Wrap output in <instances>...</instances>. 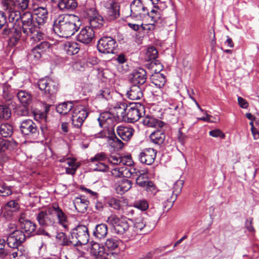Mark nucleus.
I'll use <instances>...</instances> for the list:
<instances>
[{
    "label": "nucleus",
    "instance_id": "1",
    "mask_svg": "<svg viewBox=\"0 0 259 259\" xmlns=\"http://www.w3.org/2000/svg\"><path fill=\"white\" fill-rule=\"evenodd\" d=\"M36 26L33 14L30 12H24L22 13L19 24L12 26L7 25L1 31L0 37L4 39L8 38L9 46L14 47L18 44L22 32L24 34L28 33Z\"/></svg>",
    "mask_w": 259,
    "mask_h": 259
},
{
    "label": "nucleus",
    "instance_id": "2",
    "mask_svg": "<svg viewBox=\"0 0 259 259\" xmlns=\"http://www.w3.org/2000/svg\"><path fill=\"white\" fill-rule=\"evenodd\" d=\"M127 104L125 103H117L109 111L100 113L98 118L99 125L102 128H112L117 122H130Z\"/></svg>",
    "mask_w": 259,
    "mask_h": 259
},
{
    "label": "nucleus",
    "instance_id": "3",
    "mask_svg": "<svg viewBox=\"0 0 259 259\" xmlns=\"http://www.w3.org/2000/svg\"><path fill=\"white\" fill-rule=\"evenodd\" d=\"M81 22L75 15H59L54 20L53 30L61 37H68L73 35L80 28Z\"/></svg>",
    "mask_w": 259,
    "mask_h": 259
},
{
    "label": "nucleus",
    "instance_id": "4",
    "mask_svg": "<svg viewBox=\"0 0 259 259\" xmlns=\"http://www.w3.org/2000/svg\"><path fill=\"white\" fill-rule=\"evenodd\" d=\"M19 129L23 136L37 141L45 138L48 131L46 125L38 127L35 123L29 119L23 120L20 122Z\"/></svg>",
    "mask_w": 259,
    "mask_h": 259
},
{
    "label": "nucleus",
    "instance_id": "5",
    "mask_svg": "<svg viewBox=\"0 0 259 259\" xmlns=\"http://www.w3.org/2000/svg\"><path fill=\"white\" fill-rule=\"evenodd\" d=\"M37 85L39 89L43 92L44 98H48L52 103H54V98L60 88L58 80L46 77L39 79Z\"/></svg>",
    "mask_w": 259,
    "mask_h": 259
},
{
    "label": "nucleus",
    "instance_id": "6",
    "mask_svg": "<svg viewBox=\"0 0 259 259\" xmlns=\"http://www.w3.org/2000/svg\"><path fill=\"white\" fill-rule=\"evenodd\" d=\"M70 236L74 242V246L85 245L89 241L88 228L85 225H78L71 230Z\"/></svg>",
    "mask_w": 259,
    "mask_h": 259
},
{
    "label": "nucleus",
    "instance_id": "7",
    "mask_svg": "<svg viewBox=\"0 0 259 259\" xmlns=\"http://www.w3.org/2000/svg\"><path fill=\"white\" fill-rule=\"evenodd\" d=\"M89 114V112L85 106L81 105L75 106L71 116V123L73 126L80 129Z\"/></svg>",
    "mask_w": 259,
    "mask_h": 259
},
{
    "label": "nucleus",
    "instance_id": "8",
    "mask_svg": "<svg viewBox=\"0 0 259 259\" xmlns=\"http://www.w3.org/2000/svg\"><path fill=\"white\" fill-rule=\"evenodd\" d=\"M155 23L143 24L142 18L140 21H136V23L131 22V28L136 32V42L140 44L142 42V38L145 32L148 33L152 32L155 28Z\"/></svg>",
    "mask_w": 259,
    "mask_h": 259
},
{
    "label": "nucleus",
    "instance_id": "9",
    "mask_svg": "<svg viewBox=\"0 0 259 259\" xmlns=\"http://www.w3.org/2000/svg\"><path fill=\"white\" fill-rule=\"evenodd\" d=\"M117 47L116 41L110 36H103L98 41L97 49L101 53L113 54Z\"/></svg>",
    "mask_w": 259,
    "mask_h": 259
},
{
    "label": "nucleus",
    "instance_id": "10",
    "mask_svg": "<svg viewBox=\"0 0 259 259\" xmlns=\"http://www.w3.org/2000/svg\"><path fill=\"white\" fill-rule=\"evenodd\" d=\"M87 18L89 22L90 27L96 30L100 29L105 23L103 17L100 15L95 8L89 9L86 11Z\"/></svg>",
    "mask_w": 259,
    "mask_h": 259
},
{
    "label": "nucleus",
    "instance_id": "11",
    "mask_svg": "<svg viewBox=\"0 0 259 259\" xmlns=\"http://www.w3.org/2000/svg\"><path fill=\"white\" fill-rule=\"evenodd\" d=\"M101 5L104 8L110 21L114 20L119 16V6L115 0H103Z\"/></svg>",
    "mask_w": 259,
    "mask_h": 259
},
{
    "label": "nucleus",
    "instance_id": "12",
    "mask_svg": "<svg viewBox=\"0 0 259 259\" xmlns=\"http://www.w3.org/2000/svg\"><path fill=\"white\" fill-rule=\"evenodd\" d=\"M24 233L21 230H16L10 233L7 238L8 246L12 248L22 246V244L26 240Z\"/></svg>",
    "mask_w": 259,
    "mask_h": 259
},
{
    "label": "nucleus",
    "instance_id": "13",
    "mask_svg": "<svg viewBox=\"0 0 259 259\" xmlns=\"http://www.w3.org/2000/svg\"><path fill=\"white\" fill-rule=\"evenodd\" d=\"M107 222L114 228L115 233L123 234L129 228L127 222L125 220H120L116 215H111L108 218Z\"/></svg>",
    "mask_w": 259,
    "mask_h": 259
},
{
    "label": "nucleus",
    "instance_id": "14",
    "mask_svg": "<svg viewBox=\"0 0 259 259\" xmlns=\"http://www.w3.org/2000/svg\"><path fill=\"white\" fill-rule=\"evenodd\" d=\"M2 4L9 21V23L7 25L12 26L19 24L22 16L21 12L3 2H2Z\"/></svg>",
    "mask_w": 259,
    "mask_h": 259
},
{
    "label": "nucleus",
    "instance_id": "15",
    "mask_svg": "<svg viewBox=\"0 0 259 259\" xmlns=\"http://www.w3.org/2000/svg\"><path fill=\"white\" fill-rule=\"evenodd\" d=\"M36 219L38 224L42 227L52 226L55 223V219L51 208L48 212L46 210L39 211L36 214Z\"/></svg>",
    "mask_w": 259,
    "mask_h": 259
},
{
    "label": "nucleus",
    "instance_id": "16",
    "mask_svg": "<svg viewBox=\"0 0 259 259\" xmlns=\"http://www.w3.org/2000/svg\"><path fill=\"white\" fill-rule=\"evenodd\" d=\"M51 209L53 214L56 217L58 223L62 226L65 231H68V220L66 214L57 203L52 204Z\"/></svg>",
    "mask_w": 259,
    "mask_h": 259
},
{
    "label": "nucleus",
    "instance_id": "17",
    "mask_svg": "<svg viewBox=\"0 0 259 259\" xmlns=\"http://www.w3.org/2000/svg\"><path fill=\"white\" fill-rule=\"evenodd\" d=\"M95 31L89 26H85L81 28L76 36V40L85 45L90 44L95 37Z\"/></svg>",
    "mask_w": 259,
    "mask_h": 259
},
{
    "label": "nucleus",
    "instance_id": "18",
    "mask_svg": "<svg viewBox=\"0 0 259 259\" xmlns=\"http://www.w3.org/2000/svg\"><path fill=\"white\" fill-rule=\"evenodd\" d=\"M146 9L141 0H134L131 3V19L136 22L140 21L142 18L141 12H145Z\"/></svg>",
    "mask_w": 259,
    "mask_h": 259
},
{
    "label": "nucleus",
    "instance_id": "19",
    "mask_svg": "<svg viewBox=\"0 0 259 259\" xmlns=\"http://www.w3.org/2000/svg\"><path fill=\"white\" fill-rule=\"evenodd\" d=\"M147 79V72L142 68L134 69L131 73V85L143 84Z\"/></svg>",
    "mask_w": 259,
    "mask_h": 259
},
{
    "label": "nucleus",
    "instance_id": "20",
    "mask_svg": "<svg viewBox=\"0 0 259 259\" xmlns=\"http://www.w3.org/2000/svg\"><path fill=\"white\" fill-rule=\"evenodd\" d=\"M34 15L36 16L35 20L37 25H44L48 19V10L47 6L41 7L34 6L33 8Z\"/></svg>",
    "mask_w": 259,
    "mask_h": 259
},
{
    "label": "nucleus",
    "instance_id": "21",
    "mask_svg": "<svg viewBox=\"0 0 259 259\" xmlns=\"http://www.w3.org/2000/svg\"><path fill=\"white\" fill-rule=\"evenodd\" d=\"M156 153V151L154 149H144L139 154V160L143 163H145L147 165H151L155 160Z\"/></svg>",
    "mask_w": 259,
    "mask_h": 259
},
{
    "label": "nucleus",
    "instance_id": "22",
    "mask_svg": "<svg viewBox=\"0 0 259 259\" xmlns=\"http://www.w3.org/2000/svg\"><path fill=\"white\" fill-rule=\"evenodd\" d=\"M144 110V106L140 102H131V123L138 121Z\"/></svg>",
    "mask_w": 259,
    "mask_h": 259
},
{
    "label": "nucleus",
    "instance_id": "23",
    "mask_svg": "<svg viewBox=\"0 0 259 259\" xmlns=\"http://www.w3.org/2000/svg\"><path fill=\"white\" fill-rule=\"evenodd\" d=\"M183 185L184 181L179 180L174 183L172 191L168 190L166 192V195H172L169 198H165L168 202L172 204L176 201L178 195L181 192Z\"/></svg>",
    "mask_w": 259,
    "mask_h": 259
},
{
    "label": "nucleus",
    "instance_id": "24",
    "mask_svg": "<svg viewBox=\"0 0 259 259\" xmlns=\"http://www.w3.org/2000/svg\"><path fill=\"white\" fill-rule=\"evenodd\" d=\"M2 2L22 12L28 9L30 3L29 0H3Z\"/></svg>",
    "mask_w": 259,
    "mask_h": 259
},
{
    "label": "nucleus",
    "instance_id": "25",
    "mask_svg": "<svg viewBox=\"0 0 259 259\" xmlns=\"http://www.w3.org/2000/svg\"><path fill=\"white\" fill-rule=\"evenodd\" d=\"M73 204L77 211L83 213L87 210L89 201L84 196H80L75 198Z\"/></svg>",
    "mask_w": 259,
    "mask_h": 259
},
{
    "label": "nucleus",
    "instance_id": "26",
    "mask_svg": "<svg viewBox=\"0 0 259 259\" xmlns=\"http://www.w3.org/2000/svg\"><path fill=\"white\" fill-rule=\"evenodd\" d=\"M21 229L26 238H29L36 234V225L29 220H26L23 222Z\"/></svg>",
    "mask_w": 259,
    "mask_h": 259
},
{
    "label": "nucleus",
    "instance_id": "27",
    "mask_svg": "<svg viewBox=\"0 0 259 259\" xmlns=\"http://www.w3.org/2000/svg\"><path fill=\"white\" fill-rule=\"evenodd\" d=\"M16 96L22 105H30L32 101V95L31 93L26 90H19Z\"/></svg>",
    "mask_w": 259,
    "mask_h": 259
},
{
    "label": "nucleus",
    "instance_id": "28",
    "mask_svg": "<svg viewBox=\"0 0 259 259\" xmlns=\"http://www.w3.org/2000/svg\"><path fill=\"white\" fill-rule=\"evenodd\" d=\"M150 79L151 83L159 89L163 88L166 82L165 76L158 72L152 74Z\"/></svg>",
    "mask_w": 259,
    "mask_h": 259
},
{
    "label": "nucleus",
    "instance_id": "29",
    "mask_svg": "<svg viewBox=\"0 0 259 259\" xmlns=\"http://www.w3.org/2000/svg\"><path fill=\"white\" fill-rule=\"evenodd\" d=\"M77 6L78 3L76 0H61L58 4L59 9L63 11H73Z\"/></svg>",
    "mask_w": 259,
    "mask_h": 259
},
{
    "label": "nucleus",
    "instance_id": "30",
    "mask_svg": "<svg viewBox=\"0 0 259 259\" xmlns=\"http://www.w3.org/2000/svg\"><path fill=\"white\" fill-rule=\"evenodd\" d=\"M143 123L148 127L160 128L162 127L165 124L162 121L151 116H146L144 117L143 120Z\"/></svg>",
    "mask_w": 259,
    "mask_h": 259
},
{
    "label": "nucleus",
    "instance_id": "31",
    "mask_svg": "<svg viewBox=\"0 0 259 259\" xmlns=\"http://www.w3.org/2000/svg\"><path fill=\"white\" fill-rule=\"evenodd\" d=\"M133 225V235H137L144 228L145 225L143 222V219L140 214L137 217H133L131 219Z\"/></svg>",
    "mask_w": 259,
    "mask_h": 259
},
{
    "label": "nucleus",
    "instance_id": "32",
    "mask_svg": "<svg viewBox=\"0 0 259 259\" xmlns=\"http://www.w3.org/2000/svg\"><path fill=\"white\" fill-rule=\"evenodd\" d=\"M64 49L69 56L76 54L80 50V45L75 41H67L64 44Z\"/></svg>",
    "mask_w": 259,
    "mask_h": 259
},
{
    "label": "nucleus",
    "instance_id": "33",
    "mask_svg": "<svg viewBox=\"0 0 259 259\" xmlns=\"http://www.w3.org/2000/svg\"><path fill=\"white\" fill-rule=\"evenodd\" d=\"M108 233V227L105 224L97 225L93 231L94 236L97 239H102L106 237Z\"/></svg>",
    "mask_w": 259,
    "mask_h": 259
},
{
    "label": "nucleus",
    "instance_id": "34",
    "mask_svg": "<svg viewBox=\"0 0 259 259\" xmlns=\"http://www.w3.org/2000/svg\"><path fill=\"white\" fill-rule=\"evenodd\" d=\"M10 255L14 259H27V251L23 246L12 248Z\"/></svg>",
    "mask_w": 259,
    "mask_h": 259
},
{
    "label": "nucleus",
    "instance_id": "35",
    "mask_svg": "<svg viewBox=\"0 0 259 259\" xmlns=\"http://www.w3.org/2000/svg\"><path fill=\"white\" fill-rule=\"evenodd\" d=\"M108 143L112 150L118 151L123 147V143L118 139L115 134L111 135L108 138Z\"/></svg>",
    "mask_w": 259,
    "mask_h": 259
},
{
    "label": "nucleus",
    "instance_id": "36",
    "mask_svg": "<svg viewBox=\"0 0 259 259\" xmlns=\"http://www.w3.org/2000/svg\"><path fill=\"white\" fill-rule=\"evenodd\" d=\"M165 138L164 132L161 130L153 132L150 136L151 141L154 144L160 145L162 144Z\"/></svg>",
    "mask_w": 259,
    "mask_h": 259
},
{
    "label": "nucleus",
    "instance_id": "37",
    "mask_svg": "<svg viewBox=\"0 0 259 259\" xmlns=\"http://www.w3.org/2000/svg\"><path fill=\"white\" fill-rule=\"evenodd\" d=\"M39 25L36 26L28 32V33H25V35L27 36H30V39L33 42H38L41 39H42L44 33H42L40 30Z\"/></svg>",
    "mask_w": 259,
    "mask_h": 259
},
{
    "label": "nucleus",
    "instance_id": "38",
    "mask_svg": "<svg viewBox=\"0 0 259 259\" xmlns=\"http://www.w3.org/2000/svg\"><path fill=\"white\" fill-rule=\"evenodd\" d=\"M17 145V143L15 141L0 139V152L12 151L16 148Z\"/></svg>",
    "mask_w": 259,
    "mask_h": 259
},
{
    "label": "nucleus",
    "instance_id": "39",
    "mask_svg": "<svg viewBox=\"0 0 259 259\" xmlns=\"http://www.w3.org/2000/svg\"><path fill=\"white\" fill-rule=\"evenodd\" d=\"M74 106L71 101L65 102L59 104L56 106V110L58 113L62 115H65L71 110H73Z\"/></svg>",
    "mask_w": 259,
    "mask_h": 259
},
{
    "label": "nucleus",
    "instance_id": "40",
    "mask_svg": "<svg viewBox=\"0 0 259 259\" xmlns=\"http://www.w3.org/2000/svg\"><path fill=\"white\" fill-rule=\"evenodd\" d=\"M56 238L57 240L60 242V244L63 246H74V242L71 238V236H70L68 238L64 232L57 233Z\"/></svg>",
    "mask_w": 259,
    "mask_h": 259
},
{
    "label": "nucleus",
    "instance_id": "41",
    "mask_svg": "<svg viewBox=\"0 0 259 259\" xmlns=\"http://www.w3.org/2000/svg\"><path fill=\"white\" fill-rule=\"evenodd\" d=\"M130 190V180L123 178L118 182L115 190L118 194H123Z\"/></svg>",
    "mask_w": 259,
    "mask_h": 259
},
{
    "label": "nucleus",
    "instance_id": "42",
    "mask_svg": "<svg viewBox=\"0 0 259 259\" xmlns=\"http://www.w3.org/2000/svg\"><path fill=\"white\" fill-rule=\"evenodd\" d=\"M14 133V128L12 124L5 123L0 125V134L5 138H9Z\"/></svg>",
    "mask_w": 259,
    "mask_h": 259
},
{
    "label": "nucleus",
    "instance_id": "43",
    "mask_svg": "<svg viewBox=\"0 0 259 259\" xmlns=\"http://www.w3.org/2000/svg\"><path fill=\"white\" fill-rule=\"evenodd\" d=\"M32 114L34 120L41 123L40 125H46L47 126V116L45 113L42 112V111L35 109L32 111Z\"/></svg>",
    "mask_w": 259,
    "mask_h": 259
},
{
    "label": "nucleus",
    "instance_id": "44",
    "mask_svg": "<svg viewBox=\"0 0 259 259\" xmlns=\"http://www.w3.org/2000/svg\"><path fill=\"white\" fill-rule=\"evenodd\" d=\"M143 97V93L139 85H131V100H140Z\"/></svg>",
    "mask_w": 259,
    "mask_h": 259
},
{
    "label": "nucleus",
    "instance_id": "45",
    "mask_svg": "<svg viewBox=\"0 0 259 259\" xmlns=\"http://www.w3.org/2000/svg\"><path fill=\"white\" fill-rule=\"evenodd\" d=\"M18 199L9 201L5 205V209L11 212H16L19 210L20 205Z\"/></svg>",
    "mask_w": 259,
    "mask_h": 259
},
{
    "label": "nucleus",
    "instance_id": "46",
    "mask_svg": "<svg viewBox=\"0 0 259 259\" xmlns=\"http://www.w3.org/2000/svg\"><path fill=\"white\" fill-rule=\"evenodd\" d=\"M134 179H135L136 184L142 188H145L148 184V183L150 182L148 180L147 174L143 171H142V173L141 175L136 177Z\"/></svg>",
    "mask_w": 259,
    "mask_h": 259
},
{
    "label": "nucleus",
    "instance_id": "47",
    "mask_svg": "<svg viewBox=\"0 0 259 259\" xmlns=\"http://www.w3.org/2000/svg\"><path fill=\"white\" fill-rule=\"evenodd\" d=\"M3 97L6 100H10L14 97L11 86L8 83H5L3 86Z\"/></svg>",
    "mask_w": 259,
    "mask_h": 259
},
{
    "label": "nucleus",
    "instance_id": "48",
    "mask_svg": "<svg viewBox=\"0 0 259 259\" xmlns=\"http://www.w3.org/2000/svg\"><path fill=\"white\" fill-rule=\"evenodd\" d=\"M158 57V51L154 47H151L148 48L146 53L145 57L148 61L156 60Z\"/></svg>",
    "mask_w": 259,
    "mask_h": 259
},
{
    "label": "nucleus",
    "instance_id": "49",
    "mask_svg": "<svg viewBox=\"0 0 259 259\" xmlns=\"http://www.w3.org/2000/svg\"><path fill=\"white\" fill-rule=\"evenodd\" d=\"M0 116L2 119L8 120L11 116V110L7 105H0Z\"/></svg>",
    "mask_w": 259,
    "mask_h": 259
},
{
    "label": "nucleus",
    "instance_id": "50",
    "mask_svg": "<svg viewBox=\"0 0 259 259\" xmlns=\"http://www.w3.org/2000/svg\"><path fill=\"white\" fill-rule=\"evenodd\" d=\"M133 206L142 211L146 210L149 207L147 201L145 199L136 200L133 203Z\"/></svg>",
    "mask_w": 259,
    "mask_h": 259
},
{
    "label": "nucleus",
    "instance_id": "51",
    "mask_svg": "<svg viewBox=\"0 0 259 259\" xmlns=\"http://www.w3.org/2000/svg\"><path fill=\"white\" fill-rule=\"evenodd\" d=\"M90 165L94 171L105 172L108 169V166L102 162H91Z\"/></svg>",
    "mask_w": 259,
    "mask_h": 259
},
{
    "label": "nucleus",
    "instance_id": "52",
    "mask_svg": "<svg viewBox=\"0 0 259 259\" xmlns=\"http://www.w3.org/2000/svg\"><path fill=\"white\" fill-rule=\"evenodd\" d=\"M28 105H22L16 108V113L18 116L23 117L29 115Z\"/></svg>",
    "mask_w": 259,
    "mask_h": 259
},
{
    "label": "nucleus",
    "instance_id": "53",
    "mask_svg": "<svg viewBox=\"0 0 259 259\" xmlns=\"http://www.w3.org/2000/svg\"><path fill=\"white\" fill-rule=\"evenodd\" d=\"M105 245L108 250L112 251L117 248L119 245V241L116 238H111L106 240Z\"/></svg>",
    "mask_w": 259,
    "mask_h": 259
},
{
    "label": "nucleus",
    "instance_id": "54",
    "mask_svg": "<svg viewBox=\"0 0 259 259\" xmlns=\"http://www.w3.org/2000/svg\"><path fill=\"white\" fill-rule=\"evenodd\" d=\"M145 188L146 191L147 192L148 194L152 196L155 195L157 192L159 191L157 187L152 181L149 182Z\"/></svg>",
    "mask_w": 259,
    "mask_h": 259
},
{
    "label": "nucleus",
    "instance_id": "55",
    "mask_svg": "<svg viewBox=\"0 0 259 259\" xmlns=\"http://www.w3.org/2000/svg\"><path fill=\"white\" fill-rule=\"evenodd\" d=\"M148 15L151 18V21L154 23H157L161 22V15L160 12L155 10H152L149 13H148Z\"/></svg>",
    "mask_w": 259,
    "mask_h": 259
},
{
    "label": "nucleus",
    "instance_id": "56",
    "mask_svg": "<svg viewBox=\"0 0 259 259\" xmlns=\"http://www.w3.org/2000/svg\"><path fill=\"white\" fill-rule=\"evenodd\" d=\"M149 66L154 73H159L163 69L162 65L157 60L152 61L149 64Z\"/></svg>",
    "mask_w": 259,
    "mask_h": 259
},
{
    "label": "nucleus",
    "instance_id": "57",
    "mask_svg": "<svg viewBox=\"0 0 259 259\" xmlns=\"http://www.w3.org/2000/svg\"><path fill=\"white\" fill-rule=\"evenodd\" d=\"M117 132L119 136L123 140L128 141L130 140V132L127 128H118Z\"/></svg>",
    "mask_w": 259,
    "mask_h": 259
},
{
    "label": "nucleus",
    "instance_id": "58",
    "mask_svg": "<svg viewBox=\"0 0 259 259\" xmlns=\"http://www.w3.org/2000/svg\"><path fill=\"white\" fill-rule=\"evenodd\" d=\"M12 193V187L6 185L5 184L0 186V195L6 197Z\"/></svg>",
    "mask_w": 259,
    "mask_h": 259
},
{
    "label": "nucleus",
    "instance_id": "59",
    "mask_svg": "<svg viewBox=\"0 0 259 259\" xmlns=\"http://www.w3.org/2000/svg\"><path fill=\"white\" fill-rule=\"evenodd\" d=\"M51 46V44L47 41H43L36 46V48H37L38 51H40L42 54L49 51Z\"/></svg>",
    "mask_w": 259,
    "mask_h": 259
},
{
    "label": "nucleus",
    "instance_id": "60",
    "mask_svg": "<svg viewBox=\"0 0 259 259\" xmlns=\"http://www.w3.org/2000/svg\"><path fill=\"white\" fill-rule=\"evenodd\" d=\"M107 158V155L103 152L97 153L93 157L91 158V162H101Z\"/></svg>",
    "mask_w": 259,
    "mask_h": 259
},
{
    "label": "nucleus",
    "instance_id": "61",
    "mask_svg": "<svg viewBox=\"0 0 259 259\" xmlns=\"http://www.w3.org/2000/svg\"><path fill=\"white\" fill-rule=\"evenodd\" d=\"M171 106H174V110L176 111H177L178 114L180 115V116H183L186 115V112L184 108L182 103L171 104Z\"/></svg>",
    "mask_w": 259,
    "mask_h": 259
},
{
    "label": "nucleus",
    "instance_id": "62",
    "mask_svg": "<svg viewBox=\"0 0 259 259\" xmlns=\"http://www.w3.org/2000/svg\"><path fill=\"white\" fill-rule=\"evenodd\" d=\"M209 135L214 138H221L223 139L225 138V135L220 129H215L209 131Z\"/></svg>",
    "mask_w": 259,
    "mask_h": 259
},
{
    "label": "nucleus",
    "instance_id": "63",
    "mask_svg": "<svg viewBox=\"0 0 259 259\" xmlns=\"http://www.w3.org/2000/svg\"><path fill=\"white\" fill-rule=\"evenodd\" d=\"M42 53L40 51H38V49L35 46L31 51L30 56L33 57L36 60H39L42 56Z\"/></svg>",
    "mask_w": 259,
    "mask_h": 259
},
{
    "label": "nucleus",
    "instance_id": "64",
    "mask_svg": "<svg viewBox=\"0 0 259 259\" xmlns=\"http://www.w3.org/2000/svg\"><path fill=\"white\" fill-rule=\"evenodd\" d=\"M7 16L5 12L0 11V29L7 25Z\"/></svg>",
    "mask_w": 259,
    "mask_h": 259
}]
</instances>
